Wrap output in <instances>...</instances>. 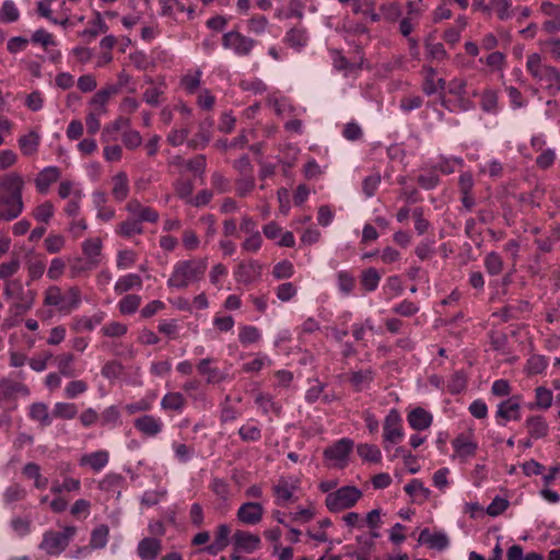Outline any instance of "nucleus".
<instances>
[{
    "label": "nucleus",
    "mask_w": 560,
    "mask_h": 560,
    "mask_svg": "<svg viewBox=\"0 0 560 560\" xmlns=\"http://www.w3.org/2000/svg\"><path fill=\"white\" fill-rule=\"evenodd\" d=\"M295 487L290 485L287 480L281 479L273 486V493L276 495V504L284 505L292 501Z\"/></svg>",
    "instance_id": "obj_36"
},
{
    "label": "nucleus",
    "mask_w": 560,
    "mask_h": 560,
    "mask_svg": "<svg viewBox=\"0 0 560 560\" xmlns=\"http://www.w3.org/2000/svg\"><path fill=\"white\" fill-rule=\"evenodd\" d=\"M383 435L385 450H388L387 443L396 444L404 438L401 418L397 410L393 409L386 416L383 425Z\"/></svg>",
    "instance_id": "obj_8"
},
{
    "label": "nucleus",
    "mask_w": 560,
    "mask_h": 560,
    "mask_svg": "<svg viewBox=\"0 0 560 560\" xmlns=\"http://www.w3.org/2000/svg\"><path fill=\"white\" fill-rule=\"evenodd\" d=\"M105 314L98 312L93 316H79L74 317L72 322V329L75 331H92L97 325L104 320Z\"/></svg>",
    "instance_id": "obj_29"
},
{
    "label": "nucleus",
    "mask_w": 560,
    "mask_h": 560,
    "mask_svg": "<svg viewBox=\"0 0 560 560\" xmlns=\"http://www.w3.org/2000/svg\"><path fill=\"white\" fill-rule=\"evenodd\" d=\"M259 275V266L255 262L240 264L235 271V279L240 283H250Z\"/></svg>",
    "instance_id": "obj_35"
},
{
    "label": "nucleus",
    "mask_w": 560,
    "mask_h": 560,
    "mask_svg": "<svg viewBox=\"0 0 560 560\" xmlns=\"http://www.w3.org/2000/svg\"><path fill=\"white\" fill-rule=\"evenodd\" d=\"M526 70L550 95L560 92V72L557 68L542 63L539 54L533 52L527 56Z\"/></svg>",
    "instance_id": "obj_1"
},
{
    "label": "nucleus",
    "mask_w": 560,
    "mask_h": 560,
    "mask_svg": "<svg viewBox=\"0 0 560 560\" xmlns=\"http://www.w3.org/2000/svg\"><path fill=\"white\" fill-rule=\"evenodd\" d=\"M108 30L107 24L102 19L100 13H96L95 19L91 22V27L83 30L79 35L88 43L92 42L100 34L106 33Z\"/></svg>",
    "instance_id": "obj_34"
},
{
    "label": "nucleus",
    "mask_w": 560,
    "mask_h": 560,
    "mask_svg": "<svg viewBox=\"0 0 560 560\" xmlns=\"http://www.w3.org/2000/svg\"><path fill=\"white\" fill-rule=\"evenodd\" d=\"M3 294L7 300H11V312L21 316L27 313L34 305L36 292L26 290L23 283L15 280H8L4 285Z\"/></svg>",
    "instance_id": "obj_4"
},
{
    "label": "nucleus",
    "mask_w": 560,
    "mask_h": 560,
    "mask_svg": "<svg viewBox=\"0 0 560 560\" xmlns=\"http://www.w3.org/2000/svg\"><path fill=\"white\" fill-rule=\"evenodd\" d=\"M102 248L103 243L100 237H90L82 243L83 258L89 261L90 266H100L103 258Z\"/></svg>",
    "instance_id": "obj_16"
},
{
    "label": "nucleus",
    "mask_w": 560,
    "mask_h": 560,
    "mask_svg": "<svg viewBox=\"0 0 560 560\" xmlns=\"http://www.w3.org/2000/svg\"><path fill=\"white\" fill-rule=\"evenodd\" d=\"M357 452L362 459L371 463H378L382 458L380 448L372 444H360Z\"/></svg>",
    "instance_id": "obj_49"
},
{
    "label": "nucleus",
    "mask_w": 560,
    "mask_h": 560,
    "mask_svg": "<svg viewBox=\"0 0 560 560\" xmlns=\"http://www.w3.org/2000/svg\"><path fill=\"white\" fill-rule=\"evenodd\" d=\"M130 119L126 117H118L112 124L106 125L102 131V140L108 142L115 140L114 133L119 130H127L130 127Z\"/></svg>",
    "instance_id": "obj_40"
},
{
    "label": "nucleus",
    "mask_w": 560,
    "mask_h": 560,
    "mask_svg": "<svg viewBox=\"0 0 560 560\" xmlns=\"http://www.w3.org/2000/svg\"><path fill=\"white\" fill-rule=\"evenodd\" d=\"M121 140L124 145L129 150H135L142 144L140 132L130 128L122 132Z\"/></svg>",
    "instance_id": "obj_59"
},
{
    "label": "nucleus",
    "mask_w": 560,
    "mask_h": 560,
    "mask_svg": "<svg viewBox=\"0 0 560 560\" xmlns=\"http://www.w3.org/2000/svg\"><path fill=\"white\" fill-rule=\"evenodd\" d=\"M353 442L349 439H341L324 451L325 458L343 463L351 452Z\"/></svg>",
    "instance_id": "obj_18"
},
{
    "label": "nucleus",
    "mask_w": 560,
    "mask_h": 560,
    "mask_svg": "<svg viewBox=\"0 0 560 560\" xmlns=\"http://www.w3.org/2000/svg\"><path fill=\"white\" fill-rule=\"evenodd\" d=\"M40 137L35 131H30L27 135L20 137L19 147L24 155H33L37 152L39 147Z\"/></svg>",
    "instance_id": "obj_38"
},
{
    "label": "nucleus",
    "mask_w": 560,
    "mask_h": 560,
    "mask_svg": "<svg viewBox=\"0 0 560 560\" xmlns=\"http://www.w3.org/2000/svg\"><path fill=\"white\" fill-rule=\"evenodd\" d=\"M129 182L127 174L119 172L113 177L112 195L117 201H122L128 197Z\"/></svg>",
    "instance_id": "obj_31"
},
{
    "label": "nucleus",
    "mask_w": 560,
    "mask_h": 560,
    "mask_svg": "<svg viewBox=\"0 0 560 560\" xmlns=\"http://www.w3.org/2000/svg\"><path fill=\"white\" fill-rule=\"evenodd\" d=\"M230 534H231V528L229 525L226 524H220L217 529H215V534H214V541L209 545L206 550L210 553V555H217L218 552L224 550L228 546H229V542H230Z\"/></svg>",
    "instance_id": "obj_22"
},
{
    "label": "nucleus",
    "mask_w": 560,
    "mask_h": 560,
    "mask_svg": "<svg viewBox=\"0 0 560 560\" xmlns=\"http://www.w3.org/2000/svg\"><path fill=\"white\" fill-rule=\"evenodd\" d=\"M491 8L495 11L497 16L501 21H506L512 16L511 0H490Z\"/></svg>",
    "instance_id": "obj_54"
},
{
    "label": "nucleus",
    "mask_w": 560,
    "mask_h": 560,
    "mask_svg": "<svg viewBox=\"0 0 560 560\" xmlns=\"http://www.w3.org/2000/svg\"><path fill=\"white\" fill-rule=\"evenodd\" d=\"M294 273V267L289 260H281L273 266L272 276L276 279H288Z\"/></svg>",
    "instance_id": "obj_62"
},
{
    "label": "nucleus",
    "mask_w": 560,
    "mask_h": 560,
    "mask_svg": "<svg viewBox=\"0 0 560 560\" xmlns=\"http://www.w3.org/2000/svg\"><path fill=\"white\" fill-rule=\"evenodd\" d=\"M57 368L59 370V374L66 377H72L74 375V370L72 363L74 361V357L71 353H63L56 358Z\"/></svg>",
    "instance_id": "obj_51"
},
{
    "label": "nucleus",
    "mask_w": 560,
    "mask_h": 560,
    "mask_svg": "<svg viewBox=\"0 0 560 560\" xmlns=\"http://www.w3.org/2000/svg\"><path fill=\"white\" fill-rule=\"evenodd\" d=\"M137 261V254L130 249L119 250L117 254L116 266L120 270L130 268Z\"/></svg>",
    "instance_id": "obj_60"
},
{
    "label": "nucleus",
    "mask_w": 560,
    "mask_h": 560,
    "mask_svg": "<svg viewBox=\"0 0 560 560\" xmlns=\"http://www.w3.org/2000/svg\"><path fill=\"white\" fill-rule=\"evenodd\" d=\"M20 12L12 0H5L0 9V21L3 23H12L18 21Z\"/></svg>",
    "instance_id": "obj_50"
},
{
    "label": "nucleus",
    "mask_w": 560,
    "mask_h": 560,
    "mask_svg": "<svg viewBox=\"0 0 560 560\" xmlns=\"http://www.w3.org/2000/svg\"><path fill=\"white\" fill-rule=\"evenodd\" d=\"M133 425L143 435L148 438H155L162 432L164 423L159 417L143 415L135 419Z\"/></svg>",
    "instance_id": "obj_10"
},
{
    "label": "nucleus",
    "mask_w": 560,
    "mask_h": 560,
    "mask_svg": "<svg viewBox=\"0 0 560 560\" xmlns=\"http://www.w3.org/2000/svg\"><path fill=\"white\" fill-rule=\"evenodd\" d=\"M60 171L56 166H48L40 171L35 179V186L40 194H46L51 184L58 180Z\"/></svg>",
    "instance_id": "obj_21"
},
{
    "label": "nucleus",
    "mask_w": 560,
    "mask_h": 560,
    "mask_svg": "<svg viewBox=\"0 0 560 560\" xmlns=\"http://www.w3.org/2000/svg\"><path fill=\"white\" fill-rule=\"evenodd\" d=\"M212 126L213 121L211 119L201 121L198 131L187 141V145L194 150L205 149L212 138Z\"/></svg>",
    "instance_id": "obj_17"
},
{
    "label": "nucleus",
    "mask_w": 560,
    "mask_h": 560,
    "mask_svg": "<svg viewBox=\"0 0 560 560\" xmlns=\"http://www.w3.org/2000/svg\"><path fill=\"white\" fill-rule=\"evenodd\" d=\"M260 336V331L255 326H243L240 330L238 339L242 345L248 346L257 342Z\"/></svg>",
    "instance_id": "obj_55"
},
{
    "label": "nucleus",
    "mask_w": 560,
    "mask_h": 560,
    "mask_svg": "<svg viewBox=\"0 0 560 560\" xmlns=\"http://www.w3.org/2000/svg\"><path fill=\"white\" fill-rule=\"evenodd\" d=\"M381 280V275L375 268H368L362 271L360 277L361 287L366 292H373L377 289Z\"/></svg>",
    "instance_id": "obj_44"
},
{
    "label": "nucleus",
    "mask_w": 560,
    "mask_h": 560,
    "mask_svg": "<svg viewBox=\"0 0 560 560\" xmlns=\"http://www.w3.org/2000/svg\"><path fill=\"white\" fill-rule=\"evenodd\" d=\"M480 107L488 114L495 115L499 112V97L498 92L492 89H487L481 93Z\"/></svg>",
    "instance_id": "obj_41"
},
{
    "label": "nucleus",
    "mask_w": 560,
    "mask_h": 560,
    "mask_svg": "<svg viewBox=\"0 0 560 560\" xmlns=\"http://www.w3.org/2000/svg\"><path fill=\"white\" fill-rule=\"evenodd\" d=\"M126 210L131 218L140 222L155 223L159 220V212L151 207L143 206L139 200L131 199L126 205Z\"/></svg>",
    "instance_id": "obj_14"
},
{
    "label": "nucleus",
    "mask_w": 560,
    "mask_h": 560,
    "mask_svg": "<svg viewBox=\"0 0 560 560\" xmlns=\"http://www.w3.org/2000/svg\"><path fill=\"white\" fill-rule=\"evenodd\" d=\"M362 497L360 489L353 486H345L326 497V506L331 512H340L352 508Z\"/></svg>",
    "instance_id": "obj_6"
},
{
    "label": "nucleus",
    "mask_w": 560,
    "mask_h": 560,
    "mask_svg": "<svg viewBox=\"0 0 560 560\" xmlns=\"http://www.w3.org/2000/svg\"><path fill=\"white\" fill-rule=\"evenodd\" d=\"M28 416L32 420L39 422L42 427H48L51 423L48 406L44 402L32 404Z\"/></svg>",
    "instance_id": "obj_39"
},
{
    "label": "nucleus",
    "mask_w": 560,
    "mask_h": 560,
    "mask_svg": "<svg viewBox=\"0 0 560 560\" xmlns=\"http://www.w3.org/2000/svg\"><path fill=\"white\" fill-rule=\"evenodd\" d=\"M407 420L409 425L417 431H422L428 429L432 423V415L424 410L421 407L415 408L411 410L408 416Z\"/></svg>",
    "instance_id": "obj_24"
},
{
    "label": "nucleus",
    "mask_w": 560,
    "mask_h": 560,
    "mask_svg": "<svg viewBox=\"0 0 560 560\" xmlns=\"http://www.w3.org/2000/svg\"><path fill=\"white\" fill-rule=\"evenodd\" d=\"M207 269L205 259L182 260L174 265L173 272L167 280V285L175 289H184L200 280Z\"/></svg>",
    "instance_id": "obj_3"
},
{
    "label": "nucleus",
    "mask_w": 560,
    "mask_h": 560,
    "mask_svg": "<svg viewBox=\"0 0 560 560\" xmlns=\"http://www.w3.org/2000/svg\"><path fill=\"white\" fill-rule=\"evenodd\" d=\"M141 296L137 294H127L118 303L119 312L122 315H131L141 305Z\"/></svg>",
    "instance_id": "obj_46"
},
{
    "label": "nucleus",
    "mask_w": 560,
    "mask_h": 560,
    "mask_svg": "<svg viewBox=\"0 0 560 560\" xmlns=\"http://www.w3.org/2000/svg\"><path fill=\"white\" fill-rule=\"evenodd\" d=\"M256 40L238 31H230L222 36L223 48L233 51L238 57H247L256 46Z\"/></svg>",
    "instance_id": "obj_7"
},
{
    "label": "nucleus",
    "mask_w": 560,
    "mask_h": 560,
    "mask_svg": "<svg viewBox=\"0 0 560 560\" xmlns=\"http://www.w3.org/2000/svg\"><path fill=\"white\" fill-rule=\"evenodd\" d=\"M162 550V542L158 538L145 537L139 541L137 553L142 560H154Z\"/></svg>",
    "instance_id": "obj_20"
},
{
    "label": "nucleus",
    "mask_w": 560,
    "mask_h": 560,
    "mask_svg": "<svg viewBox=\"0 0 560 560\" xmlns=\"http://www.w3.org/2000/svg\"><path fill=\"white\" fill-rule=\"evenodd\" d=\"M116 233L126 238H130L133 235L142 234V222L130 217L129 219L122 221L117 225Z\"/></svg>",
    "instance_id": "obj_33"
},
{
    "label": "nucleus",
    "mask_w": 560,
    "mask_h": 560,
    "mask_svg": "<svg viewBox=\"0 0 560 560\" xmlns=\"http://www.w3.org/2000/svg\"><path fill=\"white\" fill-rule=\"evenodd\" d=\"M23 197H9L0 195V212L3 221H13L23 212Z\"/></svg>",
    "instance_id": "obj_11"
},
{
    "label": "nucleus",
    "mask_w": 560,
    "mask_h": 560,
    "mask_svg": "<svg viewBox=\"0 0 560 560\" xmlns=\"http://www.w3.org/2000/svg\"><path fill=\"white\" fill-rule=\"evenodd\" d=\"M107 451H96L90 454H85L80 459L81 466H90L94 471L102 470L108 463Z\"/></svg>",
    "instance_id": "obj_28"
},
{
    "label": "nucleus",
    "mask_w": 560,
    "mask_h": 560,
    "mask_svg": "<svg viewBox=\"0 0 560 560\" xmlns=\"http://www.w3.org/2000/svg\"><path fill=\"white\" fill-rule=\"evenodd\" d=\"M54 212V205L50 201H45L34 209L33 215L38 222L47 223L52 218Z\"/></svg>",
    "instance_id": "obj_56"
},
{
    "label": "nucleus",
    "mask_w": 560,
    "mask_h": 560,
    "mask_svg": "<svg viewBox=\"0 0 560 560\" xmlns=\"http://www.w3.org/2000/svg\"><path fill=\"white\" fill-rule=\"evenodd\" d=\"M497 419L505 422L511 420H520L521 418V396L514 395L501 401L495 412Z\"/></svg>",
    "instance_id": "obj_12"
},
{
    "label": "nucleus",
    "mask_w": 560,
    "mask_h": 560,
    "mask_svg": "<svg viewBox=\"0 0 560 560\" xmlns=\"http://www.w3.org/2000/svg\"><path fill=\"white\" fill-rule=\"evenodd\" d=\"M539 45L545 51L550 54L553 60L560 61V38L551 37L546 40H540Z\"/></svg>",
    "instance_id": "obj_64"
},
{
    "label": "nucleus",
    "mask_w": 560,
    "mask_h": 560,
    "mask_svg": "<svg viewBox=\"0 0 560 560\" xmlns=\"http://www.w3.org/2000/svg\"><path fill=\"white\" fill-rule=\"evenodd\" d=\"M213 362L212 358L202 359L198 365L197 370L201 375L207 376L206 382L208 384H217L225 380V374L222 373L217 368H211L210 364Z\"/></svg>",
    "instance_id": "obj_26"
},
{
    "label": "nucleus",
    "mask_w": 560,
    "mask_h": 560,
    "mask_svg": "<svg viewBox=\"0 0 560 560\" xmlns=\"http://www.w3.org/2000/svg\"><path fill=\"white\" fill-rule=\"evenodd\" d=\"M75 533L74 526H66L62 532L48 530L43 535L39 549L49 556H58L68 547Z\"/></svg>",
    "instance_id": "obj_5"
},
{
    "label": "nucleus",
    "mask_w": 560,
    "mask_h": 560,
    "mask_svg": "<svg viewBox=\"0 0 560 560\" xmlns=\"http://www.w3.org/2000/svg\"><path fill=\"white\" fill-rule=\"evenodd\" d=\"M284 42L296 51H301L308 43L307 32L302 27H292L285 33Z\"/></svg>",
    "instance_id": "obj_27"
},
{
    "label": "nucleus",
    "mask_w": 560,
    "mask_h": 560,
    "mask_svg": "<svg viewBox=\"0 0 560 560\" xmlns=\"http://www.w3.org/2000/svg\"><path fill=\"white\" fill-rule=\"evenodd\" d=\"M27 479L34 480L36 489H45L48 485V479L40 474V467L36 463H27L22 470Z\"/></svg>",
    "instance_id": "obj_37"
},
{
    "label": "nucleus",
    "mask_w": 560,
    "mask_h": 560,
    "mask_svg": "<svg viewBox=\"0 0 560 560\" xmlns=\"http://www.w3.org/2000/svg\"><path fill=\"white\" fill-rule=\"evenodd\" d=\"M452 444L457 455L463 458L472 456L477 450V444L464 434L455 438Z\"/></svg>",
    "instance_id": "obj_32"
},
{
    "label": "nucleus",
    "mask_w": 560,
    "mask_h": 560,
    "mask_svg": "<svg viewBox=\"0 0 560 560\" xmlns=\"http://www.w3.org/2000/svg\"><path fill=\"white\" fill-rule=\"evenodd\" d=\"M186 404L185 397L178 392H170L161 400V408L180 412Z\"/></svg>",
    "instance_id": "obj_42"
},
{
    "label": "nucleus",
    "mask_w": 560,
    "mask_h": 560,
    "mask_svg": "<svg viewBox=\"0 0 560 560\" xmlns=\"http://www.w3.org/2000/svg\"><path fill=\"white\" fill-rule=\"evenodd\" d=\"M26 497V490L19 483L9 486L3 492V502L5 505H11L14 502L21 501Z\"/></svg>",
    "instance_id": "obj_48"
},
{
    "label": "nucleus",
    "mask_w": 560,
    "mask_h": 560,
    "mask_svg": "<svg viewBox=\"0 0 560 560\" xmlns=\"http://www.w3.org/2000/svg\"><path fill=\"white\" fill-rule=\"evenodd\" d=\"M24 179L16 172L5 173L0 176V195L9 197H22Z\"/></svg>",
    "instance_id": "obj_9"
},
{
    "label": "nucleus",
    "mask_w": 560,
    "mask_h": 560,
    "mask_svg": "<svg viewBox=\"0 0 560 560\" xmlns=\"http://www.w3.org/2000/svg\"><path fill=\"white\" fill-rule=\"evenodd\" d=\"M485 267L489 275L497 276L503 269V260L498 253L491 252L485 258Z\"/></svg>",
    "instance_id": "obj_53"
},
{
    "label": "nucleus",
    "mask_w": 560,
    "mask_h": 560,
    "mask_svg": "<svg viewBox=\"0 0 560 560\" xmlns=\"http://www.w3.org/2000/svg\"><path fill=\"white\" fill-rule=\"evenodd\" d=\"M374 378V372L371 369L354 371L351 373L350 382L357 390L366 388Z\"/></svg>",
    "instance_id": "obj_45"
},
{
    "label": "nucleus",
    "mask_w": 560,
    "mask_h": 560,
    "mask_svg": "<svg viewBox=\"0 0 560 560\" xmlns=\"http://www.w3.org/2000/svg\"><path fill=\"white\" fill-rule=\"evenodd\" d=\"M32 43L42 45L45 49L49 46H56V40L52 34L48 33L44 28L35 31L31 38Z\"/></svg>",
    "instance_id": "obj_63"
},
{
    "label": "nucleus",
    "mask_w": 560,
    "mask_h": 560,
    "mask_svg": "<svg viewBox=\"0 0 560 560\" xmlns=\"http://www.w3.org/2000/svg\"><path fill=\"white\" fill-rule=\"evenodd\" d=\"M264 515V506L258 502L243 503L236 513L237 520L246 525L258 524Z\"/></svg>",
    "instance_id": "obj_13"
},
{
    "label": "nucleus",
    "mask_w": 560,
    "mask_h": 560,
    "mask_svg": "<svg viewBox=\"0 0 560 560\" xmlns=\"http://www.w3.org/2000/svg\"><path fill=\"white\" fill-rule=\"evenodd\" d=\"M108 526L100 525L92 532L90 545L96 549L105 547L108 540Z\"/></svg>",
    "instance_id": "obj_52"
},
{
    "label": "nucleus",
    "mask_w": 560,
    "mask_h": 560,
    "mask_svg": "<svg viewBox=\"0 0 560 560\" xmlns=\"http://www.w3.org/2000/svg\"><path fill=\"white\" fill-rule=\"evenodd\" d=\"M530 439H542L548 434L549 425L541 416H530L525 421Z\"/></svg>",
    "instance_id": "obj_25"
},
{
    "label": "nucleus",
    "mask_w": 560,
    "mask_h": 560,
    "mask_svg": "<svg viewBox=\"0 0 560 560\" xmlns=\"http://www.w3.org/2000/svg\"><path fill=\"white\" fill-rule=\"evenodd\" d=\"M88 390V384L85 381L75 380L69 382L65 387V396L68 399H74L79 395L84 394Z\"/></svg>",
    "instance_id": "obj_57"
},
{
    "label": "nucleus",
    "mask_w": 560,
    "mask_h": 560,
    "mask_svg": "<svg viewBox=\"0 0 560 560\" xmlns=\"http://www.w3.org/2000/svg\"><path fill=\"white\" fill-rule=\"evenodd\" d=\"M141 288H142L141 277L137 273H128V275L120 277L116 281L114 290H115L116 294L120 295V294L128 292L129 290H132V289L140 290Z\"/></svg>",
    "instance_id": "obj_30"
},
{
    "label": "nucleus",
    "mask_w": 560,
    "mask_h": 560,
    "mask_svg": "<svg viewBox=\"0 0 560 560\" xmlns=\"http://www.w3.org/2000/svg\"><path fill=\"white\" fill-rule=\"evenodd\" d=\"M81 302L82 294L78 287L62 290L60 287L50 285L44 292V305L54 307L61 314H70L75 311Z\"/></svg>",
    "instance_id": "obj_2"
},
{
    "label": "nucleus",
    "mask_w": 560,
    "mask_h": 560,
    "mask_svg": "<svg viewBox=\"0 0 560 560\" xmlns=\"http://www.w3.org/2000/svg\"><path fill=\"white\" fill-rule=\"evenodd\" d=\"M118 88L115 85H108L97 91L90 101V105L94 107V113L100 115L106 113V104L110 96L117 94Z\"/></svg>",
    "instance_id": "obj_23"
},
{
    "label": "nucleus",
    "mask_w": 560,
    "mask_h": 560,
    "mask_svg": "<svg viewBox=\"0 0 560 560\" xmlns=\"http://www.w3.org/2000/svg\"><path fill=\"white\" fill-rule=\"evenodd\" d=\"M201 75L202 72L199 69L194 72H189L183 77L182 85L188 93H194L200 84Z\"/></svg>",
    "instance_id": "obj_61"
},
{
    "label": "nucleus",
    "mask_w": 560,
    "mask_h": 560,
    "mask_svg": "<svg viewBox=\"0 0 560 560\" xmlns=\"http://www.w3.org/2000/svg\"><path fill=\"white\" fill-rule=\"evenodd\" d=\"M418 541L440 551L445 550L450 545V539L445 533L438 532L432 534L429 528L421 530Z\"/></svg>",
    "instance_id": "obj_19"
},
{
    "label": "nucleus",
    "mask_w": 560,
    "mask_h": 560,
    "mask_svg": "<svg viewBox=\"0 0 560 560\" xmlns=\"http://www.w3.org/2000/svg\"><path fill=\"white\" fill-rule=\"evenodd\" d=\"M101 424L117 427L119 424L120 412L116 406L107 407L100 416Z\"/></svg>",
    "instance_id": "obj_58"
},
{
    "label": "nucleus",
    "mask_w": 560,
    "mask_h": 560,
    "mask_svg": "<svg viewBox=\"0 0 560 560\" xmlns=\"http://www.w3.org/2000/svg\"><path fill=\"white\" fill-rule=\"evenodd\" d=\"M233 542L236 550L246 553L254 552L261 545L259 536L245 530H236L233 535Z\"/></svg>",
    "instance_id": "obj_15"
},
{
    "label": "nucleus",
    "mask_w": 560,
    "mask_h": 560,
    "mask_svg": "<svg viewBox=\"0 0 560 560\" xmlns=\"http://www.w3.org/2000/svg\"><path fill=\"white\" fill-rule=\"evenodd\" d=\"M77 413L78 408L71 402H56L52 409V416L58 419L71 420Z\"/></svg>",
    "instance_id": "obj_47"
},
{
    "label": "nucleus",
    "mask_w": 560,
    "mask_h": 560,
    "mask_svg": "<svg viewBox=\"0 0 560 560\" xmlns=\"http://www.w3.org/2000/svg\"><path fill=\"white\" fill-rule=\"evenodd\" d=\"M0 393L4 396L21 395L25 397L31 394L30 388L25 384L10 380L0 381Z\"/></svg>",
    "instance_id": "obj_43"
}]
</instances>
